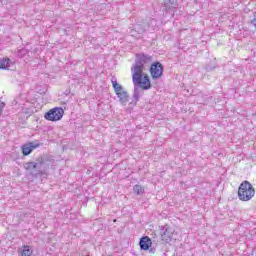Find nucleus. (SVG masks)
<instances>
[{
  "label": "nucleus",
  "instance_id": "obj_1",
  "mask_svg": "<svg viewBox=\"0 0 256 256\" xmlns=\"http://www.w3.org/2000/svg\"><path fill=\"white\" fill-rule=\"evenodd\" d=\"M153 57L147 54H136L135 64L131 68L132 73V82L134 85V92H133V103L137 105L139 103V99H141V90L147 91L151 89V80L149 76L143 73V69H145V64L152 61Z\"/></svg>",
  "mask_w": 256,
  "mask_h": 256
},
{
  "label": "nucleus",
  "instance_id": "obj_2",
  "mask_svg": "<svg viewBox=\"0 0 256 256\" xmlns=\"http://www.w3.org/2000/svg\"><path fill=\"white\" fill-rule=\"evenodd\" d=\"M23 167L27 171L28 175L33 177V179H37L39 176L43 177L49 175V172L47 171L49 166L45 163V159H43L41 156L36 158L35 161L24 163Z\"/></svg>",
  "mask_w": 256,
  "mask_h": 256
},
{
  "label": "nucleus",
  "instance_id": "obj_3",
  "mask_svg": "<svg viewBox=\"0 0 256 256\" xmlns=\"http://www.w3.org/2000/svg\"><path fill=\"white\" fill-rule=\"evenodd\" d=\"M255 197V188L249 181H243L238 189V199L240 201H251Z\"/></svg>",
  "mask_w": 256,
  "mask_h": 256
},
{
  "label": "nucleus",
  "instance_id": "obj_4",
  "mask_svg": "<svg viewBox=\"0 0 256 256\" xmlns=\"http://www.w3.org/2000/svg\"><path fill=\"white\" fill-rule=\"evenodd\" d=\"M63 115H65V110L61 107H56L46 112L44 119H46V121H61V119H63Z\"/></svg>",
  "mask_w": 256,
  "mask_h": 256
},
{
  "label": "nucleus",
  "instance_id": "obj_5",
  "mask_svg": "<svg viewBox=\"0 0 256 256\" xmlns=\"http://www.w3.org/2000/svg\"><path fill=\"white\" fill-rule=\"evenodd\" d=\"M178 7L179 3L177 0H165L163 3L164 15H171V17H175V11H177Z\"/></svg>",
  "mask_w": 256,
  "mask_h": 256
},
{
  "label": "nucleus",
  "instance_id": "obj_6",
  "mask_svg": "<svg viewBox=\"0 0 256 256\" xmlns=\"http://www.w3.org/2000/svg\"><path fill=\"white\" fill-rule=\"evenodd\" d=\"M160 230L162 241H164L165 243H171L173 239V230L169 227V225L160 226Z\"/></svg>",
  "mask_w": 256,
  "mask_h": 256
},
{
  "label": "nucleus",
  "instance_id": "obj_7",
  "mask_svg": "<svg viewBox=\"0 0 256 256\" xmlns=\"http://www.w3.org/2000/svg\"><path fill=\"white\" fill-rule=\"evenodd\" d=\"M150 73L152 79H160L163 75V64L160 62H154L150 67Z\"/></svg>",
  "mask_w": 256,
  "mask_h": 256
},
{
  "label": "nucleus",
  "instance_id": "obj_8",
  "mask_svg": "<svg viewBox=\"0 0 256 256\" xmlns=\"http://www.w3.org/2000/svg\"><path fill=\"white\" fill-rule=\"evenodd\" d=\"M40 146H41V144L37 141L28 142L26 144H23L22 147H21L22 154L25 157H27V155H31V153H33L34 149H37Z\"/></svg>",
  "mask_w": 256,
  "mask_h": 256
},
{
  "label": "nucleus",
  "instance_id": "obj_9",
  "mask_svg": "<svg viewBox=\"0 0 256 256\" xmlns=\"http://www.w3.org/2000/svg\"><path fill=\"white\" fill-rule=\"evenodd\" d=\"M139 245L142 251H149V249H151V245H153V241L149 236H143L139 241Z\"/></svg>",
  "mask_w": 256,
  "mask_h": 256
},
{
  "label": "nucleus",
  "instance_id": "obj_10",
  "mask_svg": "<svg viewBox=\"0 0 256 256\" xmlns=\"http://www.w3.org/2000/svg\"><path fill=\"white\" fill-rule=\"evenodd\" d=\"M121 105H127V103H129V93H127V91H125V88L116 93Z\"/></svg>",
  "mask_w": 256,
  "mask_h": 256
},
{
  "label": "nucleus",
  "instance_id": "obj_11",
  "mask_svg": "<svg viewBox=\"0 0 256 256\" xmlns=\"http://www.w3.org/2000/svg\"><path fill=\"white\" fill-rule=\"evenodd\" d=\"M11 60L9 58L0 59V69H9Z\"/></svg>",
  "mask_w": 256,
  "mask_h": 256
},
{
  "label": "nucleus",
  "instance_id": "obj_12",
  "mask_svg": "<svg viewBox=\"0 0 256 256\" xmlns=\"http://www.w3.org/2000/svg\"><path fill=\"white\" fill-rule=\"evenodd\" d=\"M112 86L115 91V93H119L120 91H123V86H121L119 83H117V80H112Z\"/></svg>",
  "mask_w": 256,
  "mask_h": 256
},
{
  "label": "nucleus",
  "instance_id": "obj_13",
  "mask_svg": "<svg viewBox=\"0 0 256 256\" xmlns=\"http://www.w3.org/2000/svg\"><path fill=\"white\" fill-rule=\"evenodd\" d=\"M28 54H29V50H27V48H22L17 51V57H19V59H23V57H25V55H28Z\"/></svg>",
  "mask_w": 256,
  "mask_h": 256
},
{
  "label": "nucleus",
  "instance_id": "obj_14",
  "mask_svg": "<svg viewBox=\"0 0 256 256\" xmlns=\"http://www.w3.org/2000/svg\"><path fill=\"white\" fill-rule=\"evenodd\" d=\"M134 193H136V195H143L145 193V189L143 186L137 184L134 186Z\"/></svg>",
  "mask_w": 256,
  "mask_h": 256
},
{
  "label": "nucleus",
  "instance_id": "obj_15",
  "mask_svg": "<svg viewBox=\"0 0 256 256\" xmlns=\"http://www.w3.org/2000/svg\"><path fill=\"white\" fill-rule=\"evenodd\" d=\"M32 254H33V251L31 250V248L29 246H24L22 250V256H30Z\"/></svg>",
  "mask_w": 256,
  "mask_h": 256
},
{
  "label": "nucleus",
  "instance_id": "obj_16",
  "mask_svg": "<svg viewBox=\"0 0 256 256\" xmlns=\"http://www.w3.org/2000/svg\"><path fill=\"white\" fill-rule=\"evenodd\" d=\"M4 107H5V103H1L0 104V115H3V109H4Z\"/></svg>",
  "mask_w": 256,
  "mask_h": 256
},
{
  "label": "nucleus",
  "instance_id": "obj_17",
  "mask_svg": "<svg viewBox=\"0 0 256 256\" xmlns=\"http://www.w3.org/2000/svg\"><path fill=\"white\" fill-rule=\"evenodd\" d=\"M251 23L256 29V15H254V19L251 20Z\"/></svg>",
  "mask_w": 256,
  "mask_h": 256
}]
</instances>
